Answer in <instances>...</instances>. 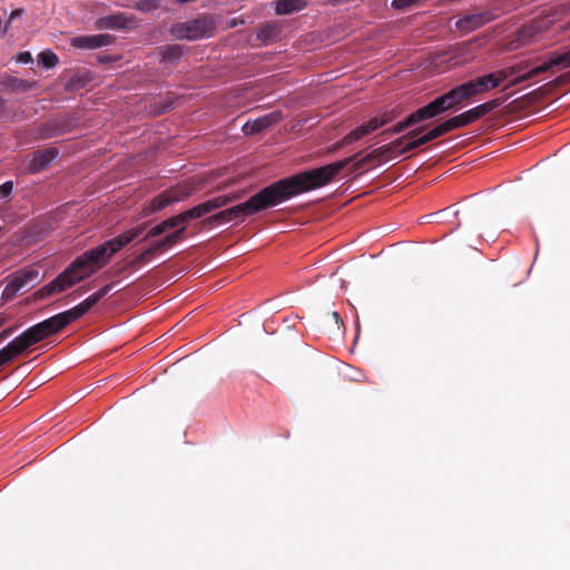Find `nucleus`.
<instances>
[{"label": "nucleus", "mask_w": 570, "mask_h": 570, "mask_svg": "<svg viewBox=\"0 0 570 570\" xmlns=\"http://www.w3.org/2000/svg\"><path fill=\"white\" fill-rule=\"evenodd\" d=\"M371 134L367 122H364L343 137V142H354Z\"/></svg>", "instance_id": "nucleus-32"}, {"label": "nucleus", "mask_w": 570, "mask_h": 570, "mask_svg": "<svg viewBox=\"0 0 570 570\" xmlns=\"http://www.w3.org/2000/svg\"><path fill=\"white\" fill-rule=\"evenodd\" d=\"M499 106H500V100L499 99H493V100H490V101H488L485 104L479 105V108L481 110V115L485 116V115H488L490 111H492L493 109H495Z\"/></svg>", "instance_id": "nucleus-45"}, {"label": "nucleus", "mask_w": 570, "mask_h": 570, "mask_svg": "<svg viewBox=\"0 0 570 570\" xmlns=\"http://www.w3.org/2000/svg\"><path fill=\"white\" fill-rule=\"evenodd\" d=\"M482 117L483 116L481 115V110H480L479 106H476L465 112H462V114L454 116L452 118H449V119L452 124V128L458 129V128L468 126Z\"/></svg>", "instance_id": "nucleus-22"}, {"label": "nucleus", "mask_w": 570, "mask_h": 570, "mask_svg": "<svg viewBox=\"0 0 570 570\" xmlns=\"http://www.w3.org/2000/svg\"><path fill=\"white\" fill-rule=\"evenodd\" d=\"M282 119L281 111H273L263 117H259L253 121H247L243 126V131L245 135H256L271 126L277 124Z\"/></svg>", "instance_id": "nucleus-14"}, {"label": "nucleus", "mask_w": 570, "mask_h": 570, "mask_svg": "<svg viewBox=\"0 0 570 570\" xmlns=\"http://www.w3.org/2000/svg\"><path fill=\"white\" fill-rule=\"evenodd\" d=\"M401 145H403V138H397L394 141L374 148L366 154L364 153L365 161H367L372 168L385 161L392 160L396 157L395 153Z\"/></svg>", "instance_id": "nucleus-9"}, {"label": "nucleus", "mask_w": 570, "mask_h": 570, "mask_svg": "<svg viewBox=\"0 0 570 570\" xmlns=\"http://www.w3.org/2000/svg\"><path fill=\"white\" fill-rule=\"evenodd\" d=\"M116 41V37L109 33L92 36H78L70 39V46L78 49H97L107 47Z\"/></svg>", "instance_id": "nucleus-11"}, {"label": "nucleus", "mask_w": 570, "mask_h": 570, "mask_svg": "<svg viewBox=\"0 0 570 570\" xmlns=\"http://www.w3.org/2000/svg\"><path fill=\"white\" fill-rule=\"evenodd\" d=\"M236 219L243 220L242 216H240V212L238 209V205H235L230 208H227L225 210H222L217 214L212 215L210 217L204 219L203 224L204 225L214 224V223L222 224V223H229V222H233Z\"/></svg>", "instance_id": "nucleus-21"}, {"label": "nucleus", "mask_w": 570, "mask_h": 570, "mask_svg": "<svg viewBox=\"0 0 570 570\" xmlns=\"http://www.w3.org/2000/svg\"><path fill=\"white\" fill-rule=\"evenodd\" d=\"M17 61L22 62V63H29V62H32V56H31V53H30V52H28V51L20 52V53H18V56H17Z\"/></svg>", "instance_id": "nucleus-56"}, {"label": "nucleus", "mask_w": 570, "mask_h": 570, "mask_svg": "<svg viewBox=\"0 0 570 570\" xmlns=\"http://www.w3.org/2000/svg\"><path fill=\"white\" fill-rule=\"evenodd\" d=\"M2 85L11 91L22 92L28 91L33 87V83L13 76H7L6 78H3Z\"/></svg>", "instance_id": "nucleus-29"}, {"label": "nucleus", "mask_w": 570, "mask_h": 570, "mask_svg": "<svg viewBox=\"0 0 570 570\" xmlns=\"http://www.w3.org/2000/svg\"><path fill=\"white\" fill-rule=\"evenodd\" d=\"M425 129H426L425 126H419V127L407 131L404 136H402L401 138H403V141L406 140L407 142L403 146L401 145L397 148V150L395 153L396 156L404 155L411 150L419 148V145L415 141V137L419 136L420 134L424 132Z\"/></svg>", "instance_id": "nucleus-23"}, {"label": "nucleus", "mask_w": 570, "mask_h": 570, "mask_svg": "<svg viewBox=\"0 0 570 570\" xmlns=\"http://www.w3.org/2000/svg\"><path fill=\"white\" fill-rule=\"evenodd\" d=\"M568 80H569V73H566V75L557 77L554 80L551 81V83L557 87V86H561V85L566 83Z\"/></svg>", "instance_id": "nucleus-60"}, {"label": "nucleus", "mask_w": 570, "mask_h": 570, "mask_svg": "<svg viewBox=\"0 0 570 570\" xmlns=\"http://www.w3.org/2000/svg\"><path fill=\"white\" fill-rule=\"evenodd\" d=\"M16 330H17V326H9V327H7V328L2 330V331L0 332V344H1L4 340H7L8 337H10V336L14 333V331H16Z\"/></svg>", "instance_id": "nucleus-54"}, {"label": "nucleus", "mask_w": 570, "mask_h": 570, "mask_svg": "<svg viewBox=\"0 0 570 570\" xmlns=\"http://www.w3.org/2000/svg\"><path fill=\"white\" fill-rule=\"evenodd\" d=\"M510 76H512V75L509 72V68L501 69V70H499L498 72H495V73H494V77H495V79L498 80L499 86H500L504 80H507Z\"/></svg>", "instance_id": "nucleus-52"}, {"label": "nucleus", "mask_w": 570, "mask_h": 570, "mask_svg": "<svg viewBox=\"0 0 570 570\" xmlns=\"http://www.w3.org/2000/svg\"><path fill=\"white\" fill-rule=\"evenodd\" d=\"M85 314H86L85 309L79 304L69 311L59 313L58 315L61 320L63 327H66L70 323H72V322L77 321L78 318H80L81 316H83Z\"/></svg>", "instance_id": "nucleus-30"}, {"label": "nucleus", "mask_w": 570, "mask_h": 570, "mask_svg": "<svg viewBox=\"0 0 570 570\" xmlns=\"http://www.w3.org/2000/svg\"><path fill=\"white\" fill-rule=\"evenodd\" d=\"M174 203H177V197L170 195L168 190H165L151 200L150 213L159 212Z\"/></svg>", "instance_id": "nucleus-28"}, {"label": "nucleus", "mask_w": 570, "mask_h": 570, "mask_svg": "<svg viewBox=\"0 0 570 570\" xmlns=\"http://www.w3.org/2000/svg\"><path fill=\"white\" fill-rule=\"evenodd\" d=\"M185 229L186 227L183 226L171 233L166 234L163 238L154 240L147 248V254L153 256L155 253L161 250L163 248L173 246L183 238Z\"/></svg>", "instance_id": "nucleus-18"}, {"label": "nucleus", "mask_w": 570, "mask_h": 570, "mask_svg": "<svg viewBox=\"0 0 570 570\" xmlns=\"http://www.w3.org/2000/svg\"><path fill=\"white\" fill-rule=\"evenodd\" d=\"M340 167L341 164H336L326 168L302 171L261 189L246 202L238 204L242 219L274 207L295 195L325 186Z\"/></svg>", "instance_id": "nucleus-1"}, {"label": "nucleus", "mask_w": 570, "mask_h": 570, "mask_svg": "<svg viewBox=\"0 0 570 570\" xmlns=\"http://www.w3.org/2000/svg\"><path fill=\"white\" fill-rule=\"evenodd\" d=\"M446 102L449 104L451 110L455 109L461 102L468 100L472 96H474L473 85H469V82H464L460 86H456L443 94Z\"/></svg>", "instance_id": "nucleus-15"}, {"label": "nucleus", "mask_w": 570, "mask_h": 570, "mask_svg": "<svg viewBox=\"0 0 570 570\" xmlns=\"http://www.w3.org/2000/svg\"><path fill=\"white\" fill-rule=\"evenodd\" d=\"M75 126L73 120L68 116H60L53 119H50L46 124L40 126V135L43 138H53L66 134L72 129Z\"/></svg>", "instance_id": "nucleus-12"}, {"label": "nucleus", "mask_w": 570, "mask_h": 570, "mask_svg": "<svg viewBox=\"0 0 570 570\" xmlns=\"http://www.w3.org/2000/svg\"><path fill=\"white\" fill-rule=\"evenodd\" d=\"M178 215H179V217L181 219L183 225H185L187 222H189L191 219H196L197 218L196 212H195L194 207L188 209V210H185V212H183V213H180Z\"/></svg>", "instance_id": "nucleus-49"}, {"label": "nucleus", "mask_w": 570, "mask_h": 570, "mask_svg": "<svg viewBox=\"0 0 570 570\" xmlns=\"http://www.w3.org/2000/svg\"><path fill=\"white\" fill-rule=\"evenodd\" d=\"M168 193L170 195L177 197V202H180V200L189 197L191 191L187 188L174 187V188L168 189Z\"/></svg>", "instance_id": "nucleus-42"}, {"label": "nucleus", "mask_w": 570, "mask_h": 570, "mask_svg": "<svg viewBox=\"0 0 570 570\" xmlns=\"http://www.w3.org/2000/svg\"><path fill=\"white\" fill-rule=\"evenodd\" d=\"M397 116V112L395 110L385 111L383 115L377 116L379 119H384V125L391 122L395 117Z\"/></svg>", "instance_id": "nucleus-55"}, {"label": "nucleus", "mask_w": 570, "mask_h": 570, "mask_svg": "<svg viewBox=\"0 0 570 570\" xmlns=\"http://www.w3.org/2000/svg\"><path fill=\"white\" fill-rule=\"evenodd\" d=\"M43 278L40 269L33 266L21 268L7 277V285L2 289V303L12 299L17 293L27 292L39 284Z\"/></svg>", "instance_id": "nucleus-3"}, {"label": "nucleus", "mask_w": 570, "mask_h": 570, "mask_svg": "<svg viewBox=\"0 0 570 570\" xmlns=\"http://www.w3.org/2000/svg\"><path fill=\"white\" fill-rule=\"evenodd\" d=\"M96 269L97 268L89 261L83 258V254H81L52 282L38 289L33 294L35 299H42L56 293L63 292L92 275Z\"/></svg>", "instance_id": "nucleus-2"}, {"label": "nucleus", "mask_w": 570, "mask_h": 570, "mask_svg": "<svg viewBox=\"0 0 570 570\" xmlns=\"http://www.w3.org/2000/svg\"><path fill=\"white\" fill-rule=\"evenodd\" d=\"M208 202L212 206L213 212L229 204L228 197L226 195L217 196L213 199H209Z\"/></svg>", "instance_id": "nucleus-44"}, {"label": "nucleus", "mask_w": 570, "mask_h": 570, "mask_svg": "<svg viewBox=\"0 0 570 570\" xmlns=\"http://www.w3.org/2000/svg\"><path fill=\"white\" fill-rule=\"evenodd\" d=\"M12 188H13V183L12 181L3 183L0 186V197L1 198H7L11 194Z\"/></svg>", "instance_id": "nucleus-51"}, {"label": "nucleus", "mask_w": 570, "mask_h": 570, "mask_svg": "<svg viewBox=\"0 0 570 570\" xmlns=\"http://www.w3.org/2000/svg\"><path fill=\"white\" fill-rule=\"evenodd\" d=\"M432 118H434V116L431 111V108L429 107V105H425L424 107L419 108L417 110L407 116V124L414 126L421 121Z\"/></svg>", "instance_id": "nucleus-31"}, {"label": "nucleus", "mask_w": 570, "mask_h": 570, "mask_svg": "<svg viewBox=\"0 0 570 570\" xmlns=\"http://www.w3.org/2000/svg\"><path fill=\"white\" fill-rule=\"evenodd\" d=\"M98 61L100 63H109V62H114V61H117L118 58L117 57H112V56H98L97 57Z\"/></svg>", "instance_id": "nucleus-62"}, {"label": "nucleus", "mask_w": 570, "mask_h": 570, "mask_svg": "<svg viewBox=\"0 0 570 570\" xmlns=\"http://www.w3.org/2000/svg\"><path fill=\"white\" fill-rule=\"evenodd\" d=\"M160 7L158 0H140L136 3V8L140 11H154Z\"/></svg>", "instance_id": "nucleus-38"}, {"label": "nucleus", "mask_w": 570, "mask_h": 570, "mask_svg": "<svg viewBox=\"0 0 570 570\" xmlns=\"http://www.w3.org/2000/svg\"><path fill=\"white\" fill-rule=\"evenodd\" d=\"M23 13H24V10L22 8L14 9V10L11 11V13L9 14L8 19L12 21V20H14L17 18L22 17Z\"/></svg>", "instance_id": "nucleus-61"}, {"label": "nucleus", "mask_w": 570, "mask_h": 570, "mask_svg": "<svg viewBox=\"0 0 570 570\" xmlns=\"http://www.w3.org/2000/svg\"><path fill=\"white\" fill-rule=\"evenodd\" d=\"M165 220H166V223H167V225H168V227H169V230H170V229H175V230H176V229H178V228H180V227H183V226H184V225H183V223H181V219H180L179 215H176V216L169 217V218H167V219H165Z\"/></svg>", "instance_id": "nucleus-48"}, {"label": "nucleus", "mask_w": 570, "mask_h": 570, "mask_svg": "<svg viewBox=\"0 0 570 570\" xmlns=\"http://www.w3.org/2000/svg\"><path fill=\"white\" fill-rule=\"evenodd\" d=\"M177 102V98H166L164 101L159 102V107L157 114H165L175 108Z\"/></svg>", "instance_id": "nucleus-41"}, {"label": "nucleus", "mask_w": 570, "mask_h": 570, "mask_svg": "<svg viewBox=\"0 0 570 570\" xmlns=\"http://www.w3.org/2000/svg\"><path fill=\"white\" fill-rule=\"evenodd\" d=\"M149 257H151L150 254H147V249L144 250L141 254L137 255L134 259L126 263V268L136 267L138 265L145 264Z\"/></svg>", "instance_id": "nucleus-39"}, {"label": "nucleus", "mask_w": 570, "mask_h": 570, "mask_svg": "<svg viewBox=\"0 0 570 570\" xmlns=\"http://www.w3.org/2000/svg\"><path fill=\"white\" fill-rule=\"evenodd\" d=\"M116 285V283H111V284H107L105 285L104 287H101L99 291H97L98 293V296H100L101 298L105 297L111 289L112 287Z\"/></svg>", "instance_id": "nucleus-58"}, {"label": "nucleus", "mask_w": 570, "mask_h": 570, "mask_svg": "<svg viewBox=\"0 0 570 570\" xmlns=\"http://www.w3.org/2000/svg\"><path fill=\"white\" fill-rule=\"evenodd\" d=\"M63 327L59 315L49 317L26 330L19 335L27 350L42 340L60 332Z\"/></svg>", "instance_id": "nucleus-5"}, {"label": "nucleus", "mask_w": 570, "mask_h": 570, "mask_svg": "<svg viewBox=\"0 0 570 570\" xmlns=\"http://www.w3.org/2000/svg\"><path fill=\"white\" fill-rule=\"evenodd\" d=\"M492 20H494V14H492L490 11H484L479 13L465 14L456 21L455 26L461 31L471 32L475 29L481 28L482 26Z\"/></svg>", "instance_id": "nucleus-13"}, {"label": "nucleus", "mask_w": 570, "mask_h": 570, "mask_svg": "<svg viewBox=\"0 0 570 570\" xmlns=\"http://www.w3.org/2000/svg\"><path fill=\"white\" fill-rule=\"evenodd\" d=\"M244 194H245L244 191H237V193H230L226 196L228 197V202L233 203L235 200L243 198Z\"/></svg>", "instance_id": "nucleus-63"}, {"label": "nucleus", "mask_w": 570, "mask_h": 570, "mask_svg": "<svg viewBox=\"0 0 570 570\" xmlns=\"http://www.w3.org/2000/svg\"><path fill=\"white\" fill-rule=\"evenodd\" d=\"M27 347L19 336L12 340L7 346L0 350V370L14 357L21 355Z\"/></svg>", "instance_id": "nucleus-19"}, {"label": "nucleus", "mask_w": 570, "mask_h": 570, "mask_svg": "<svg viewBox=\"0 0 570 570\" xmlns=\"http://www.w3.org/2000/svg\"><path fill=\"white\" fill-rule=\"evenodd\" d=\"M434 117L451 110L449 104L445 100L444 95L436 97L434 100L428 104Z\"/></svg>", "instance_id": "nucleus-34"}, {"label": "nucleus", "mask_w": 570, "mask_h": 570, "mask_svg": "<svg viewBox=\"0 0 570 570\" xmlns=\"http://www.w3.org/2000/svg\"><path fill=\"white\" fill-rule=\"evenodd\" d=\"M119 249L114 245V239H109L83 253V258L89 261L96 268H100L108 263L110 257Z\"/></svg>", "instance_id": "nucleus-10"}, {"label": "nucleus", "mask_w": 570, "mask_h": 570, "mask_svg": "<svg viewBox=\"0 0 570 570\" xmlns=\"http://www.w3.org/2000/svg\"><path fill=\"white\" fill-rule=\"evenodd\" d=\"M412 127L411 124H407V117L397 122L395 126H393L392 128L387 129L385 132H392V134H400L402 132L403 130H405L406 128H410Z\"/></svg>", "instance_id": "nucleus-47"}, {"label": "nucleus", "mask_w": 570, "mask_h": 570, "mask_svg": "<svg viewBox=\"0 0 570 570\" xmlns=\"http://www.w3.org/2000/svg\"><path fill=\"white\" fill-rule=\"evenodd\" d=\"M367 125L372 132L384 126V119H379L377 117H374L367 121Z\"/></svg>", "instance_id": "nucleus-53"}, {"label": "nucleus", "mask_w": 570, "mask_h": 570, "mask_svg": "<svg viewBox=\"0 0 570 570\" xmlns=\"http://www.w3.org/2000/svg\"><path fill=\"white\" fill-rule=\"evenodd\" d=\"M136 238H137V233L132 232V228H131V229L116 236L112 239H114V245L116 246V248H118L120 250L125 245H127L128 243L132 242Z\"/></svg>", "instance_id": "nucleus-36"}, {"label": "nucleus", "mask_w": 570, "mask_h": 570, "mask_svg": "<svg viewBox=\"0 0 570 570\" xmlns=\"http://www.w3.org/2000/svg\"><path fill=\"white\" fill-rule=\"evenodd\" d=\"M454 130L452 128V124L450 121V119H446L445 121L434 126L432 129L428 130V135H429V138L430 140H434L450 131Z\"/></svg>", "instance_id": "nucleus-33"}, {"label": "nucleus", "mask_w": 570, "mask_h": 570, "mask_svg": "<svg viewBox=\"0 0 570 570\" xmlns=\"http://www.w3.org/2000/svg\"><path fill=\"white\" fill-rule=\"evenodd\" d=\"M59 151L57 148H47L32 154V159L28 165L30 173H39L47 168L52 160L58 156Z\"/></svg>", "instance_id": "nucleus-16"}, {"label": "nucleus", "mask_w": 570, "mask_h": 570, "mask_svg": "<svg viewBox=\"0 0 570 570\" xmlns=\"http://www.w3.org/2000/svg\"><path fill=\"white\" fill-rule=\"evenodd\" d=\"M38 62L46 69L53 68L58 65V56L51 50H46L38 56Z\"/></svg>", "instance_id": "nucleus-35"}, {"label": "nucleus", "mask_w": 570, "mask_h": 570, "mask_svg": "<svg viewBox=\"0 0 570 570\" xmlns=\"http://www.w3.org/2000/svg\"><path fill=\"white\" fill-rule=\"evenodd\" d=\"M95 27L98 30H121L137 28L136 19L134 16H126L122 12L105 16L95 21Z\"/></svg>", "instance_id": "nucleus-8"}, {"label": "nucleus", "mask_w": 570, "mask_h": 570, "mask_svg": "<svg viewBox=\"0 0 570 570\" xmlns=\"http://www.w3.org/2000/svg\"><path fill=\"white\" fill-rule=\"evenodd\" d=\"M281 33H282L281 24L277 22L271 21V22L263 23L258 28V30L256 32V38L261 42L268 45V43L278 41L281 39Z\"/></svg>", "instance_id": "nucleus-17"}, {"label": "nucleus", "mask_w": 570, "mask_h": 570, "mask_svg": "<svg viewBox=\"0 0 570 570\" xmlns=\"http://www.w3.org/2000/svg\"><path fill=\"white\" fill-rule=\"evenodd\" d=\"M169 230V227L166 223V220L159 223L158 225L151 227L142 237V240H147L151 237L160 236L164 233H167Z\"/></svg>", "instance_id": "nucleus-37"}, {"label": "nucleus", "mask_w": 570, "mask_h": 570, "mask_svg": "<svg viewBox=\"0 0 570 570\" xmlns=\"http://www.w3.org/2000/svg\"><path fill=\"white\" fill-rule=\"evenodd\" d=\"M364 153H365V150H361V151H358V153H356V154H354V155H352V156H350L347 158H344L342 160L328 164L326 166H322L321 168H326V167H330V166H333V165H336V164H341V167L331 176L330 180L325 185L331 183L333 180V178L340 171H342L345 168H347V173L345 175L346 177L357 176L363 170L371 168L368 163L365 161Z\"/></svg>", "instance_id": "nucleus-6"}, {"label": "nucleus", "mask_w": 570, "mask_h": 570, "mask_svg": "<svg viewBox=\"0 0 570 570\" xmlns=\"http://www.w3.org/2000/svg\"><path fill=\"white\" fill-rule=\"evenodd\" d=\"M468 82H469V85H473L474 96L480 92L488 91L491 88L499 87V82L495 79L494 73H489L487 76L479 77V78H476L474 80H470Z\"/></svg>", "instance_id": "nucleus-25"}, {"label": "nucleus", "mask_w": 570, "mask_h": 570, "mask_svg": "<svg viewBox=\"0 0 570 570\" xmlns=\"http://www.w3.org/2000/svg\"><path fill=\"white\" fill-rule=\"evenodd\" d=\"M415 141L417 142L419 147H421L428 142H431L428 132H425V134L422 132L419 136H416Z\"/></svg>", "instance_id": "nucleus-57"}, {"label": "nucleus", "mask_w": 570, "mask_h": 570, "mask_svg": "<svg viewBox=\"0 0 570 570\" xmlns=\"http://www.w3.org/2000/svg\"><path fill=\"white\" fill-rule=\"evenodd\" d=\"M553 67H558L560 69H567L570 67V61L564 52L553 55L549 61L542 63L541 66L532 68L527 73H523V75L517 77L508 85V87H512V86H515L523 81H527V80L538 76L539 73L548 71L549 69H551Z\"/></svg>", "instance_id": "nucleus-7"}, {"label": "nucleus", "mask_w": 570, "mask_h": 570, "mask_svg": "<svg viewBox=\"0 0 570 570\" xmlns=\"http://www.w3.org/2000/svg\"><path fill=\"white\" fill-rule=\"evenodd\" d=\"M240 24H244V20L243 19H237V18H233V19H230L227 22V26L229 28H235V27L240 26Z\"/></svg>", "instance_id": "nucleus-64"}, {"label": "nucleus", "mask_w": 570, "mask_h": 570, "mask_svg": "<svg viewBox=\"0 0 570 570\" xmlns=\"http://www.w3.org/2000/svg\"><path fill=\"white\" fill-rule=\"evenodd\" d=\"M194 209L196 212L197 218H200V217H203V216H205V215H207V214L213 212L212 206H210L208 200L203 203V204H199V205L195 206Z\"/></svg>", "instance_id": "nucleus-46"}, {"label": "nucleus", "mask_w": 570, "mask_h": 570, "mask_svg": "<svg viewBox=\"0 0 570 570\" xmlns=\"http://www.w3.org/2000/svg\"><path fill=\"white\" fill-rule=\"evenodd\" d=\"M35 423L48 424L52 428H56L58 425H76L79 423V421L71 416H65L60 419L58 415H53V412H49L39 416Z\"/></svg>", "instance_id": "nucleus-24"}, {"label": "nucleus", "mask_w": 570, "mask_h": 570, "mask_svg": "<svg viewBox=\"0 0 570 570\" xmlns=\"http://www.w3.org/2000/svg\"><path fill=\"white\" fill-rule=\"evenodd\" d=\"M91 79L92 77L89 72H86L83 75H75L65 83V90L69 92H75L79 89L85 88L91 81Z\"/></svg>", "instance_id": "nucleus-27"}, {"label": "nucleus", "mask_w": 570, "mask_h": 570, "mask_svg": "<svg viewBox=\"0 0 570 570\" xmlns=\"http://www.w3.org/2000/svg\"><path fill=\"white\" fill-rule=\"evenodd\" d=\"M508 68H509V72L513 76V75H517V73L522 72L523 70L528 69L529 62L522 61V62L515 63Z\"/></svg>", "instance_id": "nucleus-50"}, {"label": "nucleus", "mask_w": 570, "mask_h": 570, "mask_svg": "<svg viewBox=\"0 0 570 570\" xmlns=\"http://www.w3.org/2000/svg\"><path fill=\"white\" fill-rule=\"evenodd\" d=\"M96 305V302L91 298V296L87 297L82 303H80V306L85 309L87 313L92 306Z\"/></svg>", "instance_id": "nucleus-59"}, {"label": "nucleus", "mask_w": 570, "mask_h": 570, "mask_svg": "<svg viewBox=\"0 0 570 570\" xmlns=\"http://www.w3.org/2000/svg\"><path fill=\"white\" fill-rule=\"evenodd\" d=\"M161 61L176 63L183 56V47L179 45H168L160 48Z\"/></svg>", "instance_id": "nucleus-26"}, {"label": "nucleus", "mask_w": 570, "mask_h": 570, "mask_svg": "<svg viewBox=\"0 0 570 570\" xmlns=\"http://www.w3.org/2000/svg\"><path fill=\"white\" fill-rule=\"evenodd\" d=\"M215 28L216 22L214 18L209 14H203L193 20L174 23L170 28V35L176 39L194 41L210 37Z\"/></svg>", "instance_id": "nucleus-4"}, {"label": "nucleus", "mask_w": 570, "mask_h": 570, "mask_svg": "<svg viewBox=\"0 0 570 570\" xmlns=\"http://www.w3.org/2000/svg\"><path fill=\"white\" fill-rule=\"evenodd\" d=\"M275 13L287 16L301 11L307 7L306 0H276L273 2Z\"/></svg>", "instance_id": "nucleus-20"}, {"label": "nucleus", "mask_w": 570, "mask_h": 570, "mask_svg": "<svg viewBox=\"0 0 570 570\" xmlns=\"http://www.w3.org/2000/svg\"><path fill=\"white\" fill-rule=\"evenodd\" d=\"M421 0H393L392 7L397 10H405L416 3H419Z\"/></svg>", "instance_id": "nucleus-43"}, {"label": "nucleus", "mask_w": 570, "mask_h": 570, "mask_svg": "<svg viewBox=\"0 0 570 570\" xmlns=\"http://www.w3.org/2000/svg\"><path fill=\"white\" fill-rule=\"evenodd\" d=\"M537 30H538V28L532 24L524 26L517 31V33H515L517 40H522L523 38H530L537 32Z\"/></svg>", "instance_id": "nucleus-40"}]
</instances>
